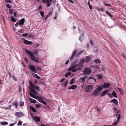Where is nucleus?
I'll return each instance as SVG.
<instances>
[{
	"label": "nucleus",
	"mask_w": 126,
	"mask_h": 126,
	"mask_svg": "<svg viewBox=\"0 0 126 126\" xmlns=\"http://www.w3.org/2000/svg\"><path fill=\"white\" fill-rule=\"evenodd\" d=\"M84 62L85 60L84 59H82L80 61V63L79 64V65H80V63L83 64L84 63Z\"/></svg>",
	"instance_id": "obj_37"
},
{
	"label": "nucleus",
	"mask_w": 126,
	"mask_h": 126,
	"mask_svg": "<svg viewBox=\"0 0 126 126\" xmlns=\"http://www.w3.org/2000/svg\"><path fill=\"white\" fill-rule=\"evenodd\" d=\"M18 125H22V123L21 121H19L18 123Z\"/></svg>",
	"instance_id": "obj_57"
},
{
	"label": "nucleus",
	"mask_w": 126,
	"mask_h": 126,
	"mask_svg": "<svg viewBox=\"0 0 126 126\" xmlns=\"http://www.w3.org/2000/svg\"><path fill=\"white\" fill-rule=\"evenodd\" d=\"M24 43L26 45H31L32 44V42L28 41L27 40H24Z\"/></svg>",
	"instance_id": "obj_11"
},
{
	"label": "nucleus",
	"mask_w": 126,
	"mask_h": 126,
	"mask_svg": "<svg viewBox=\"0 0 126 126\" xmlns=\"http://www.w3.org/2000/svg\"><path fill=\"white\" fill-rule=\"evenodd\" d=\"M108 92V91L107 90H106L103 91L102 92L101 94V96H103L106 95Z\"/></svg>",
	"instance_id": "obj_10"
},
{
	"label": "nucleus",
	"mask_w": 126,
	"mask_h": 126,
	"mask_svg": "<svg viewBox=\"0 0 126 126\" xmlns=\"http://www.w3.org/2000/svg\"><path fill=\"white\" fill-rule=\"evenodd\" d=\"M37 69L38 70H41V68L39 66H38L37 67Z\"/></svg>",
	"instance_id": "obj_58"
},
{
	"label": "nucleus",
	"mask_w": 126,
	"mask_h": 126,
	"mask_svg": "<svg viewBox=\"0 0 126 126\" xmlns=\"http://www.w3.org/2000/svg\"><path fill=\"white\" fill-rule=\"evenodd\" d=\"M76 50L74 51V52L73 53L72 56H74L76 53Z\"/></svg>",
	"instance_id": "obj_55"
},
{
	"label": "nucleus",
	"mask_w": 126,
	"mask_h": 126,
	"mask_svg": "<svg viewBox=\"0 0 126 126\" xmlns=\"http://www.w3.org/2000/svg\"><path fill=\"white\" fill-rule=\"evenodd\" d=\"M24 102H20L19 103V106H22L24 105Z\"/></svg>",
	"instance_id": "obj_39"
},
{
	"label": "nucleus",
	"mask_w": 126,
	"mask_h": 126,
	"mask_svg": "<svg viewBox=\"0 0 126 126\" xmlns=\"http://www.w3.org/2000/svg\"><path fill=\"white\" fill-rule=\"evenodd\" d=\"M41 16L42 18H43L44 17V13L42 11H41L40 12Z\"/></svg>",
	"instance_id": "obj_36"
},
{
	"label": "nucleus",
	"mask_w": 126,
	"mask_h": 126,
	"mask_svg": "<svg viewBox=\"0 0 126 126\" xmlns=\"http://www.w3.org/2000/svg\"><path fill=\"white\" fill-rule=\"evenodd\" d=\"M118 89L121 94L122 93V91L120 89L118 88Z\"/></svg>",
	"instance_id": "obj_46"
},
{
	"label": "nucleus",
	"mask_w": 126,
	"mask_h": 126,
	"mask_svg": "<svg viewBox=\"0 0 126 126\" xmlns=\"http://www.w3.org/2000/svg\"><path fill=\"white\" fill-rule=\"evenodd\" d=\"M41 103H43V104L44 105L46 104V103L45 102V101H42V102H41Z\"/></svg>",
	"instance_id": "obj_61"
},
{
	"label": "nucleus",
	"mask_w": 126,
	"mask_h": 126,
	"mask_svg": "<svg viewBox=\"0 0 126 126\" xmlns=\"http://www.w3.org/2000/svg\"><path fill=\"white\" fill-rule=\"evenodd\" d=\"M28 68L33 72H35L36 70V68L35 67L32 65H30L29 66Z\"/></svg>",
	"instance_id": "obj_7"
},
{
	"label": "nucleus",
	"mask_w": 126,
	"mask_h": 126,
	"mask_svg": "<svg viewBox=\"0 0 126 126\" xmlns=\"http://www.w3.org/2000/svg\"><path fill=\"white\" fill-rule=\"evenodd\" d=\"M93 89V87L92 85H90L87 86L85 89V91L86 92H88Z\"/></svg>",
	"instance_id": "obj_3"
},
{
	"label": "nucleus",
	"mask_w": 126,
	"mask_h": 126,
	"mask_svg": "<svg viewBox=\"0 0 126 126\" xmlns=\"http://www.w3.org/2000/svg\"><path fill=\"white\" fill-rule=\"evenodd\" d=\"M83 52V51H80L79 52H78V53L77 54V55H79L80 54H81Z\"/></svg>",
	"instance_id": "obj_52"
},
{
	"label": "nucleus",
	"mask_w": 126,
	"mask_h": 126,
	"mask_svg": "<svg viewBox=\"0 0 126 126\" xmlns=\"http://www.w3.org/2000/svg\"><path fill=\"white\" fill-rule=\"evenodd\" d=\"M75 78H74L70 80V81L69 83L70 84H72L74 83V82L75 81Z\"/></svg>",
	"instance_id": "obj_18"
},
{
	"label": "nucleus",
	"mask_w": 126,
	"mask_h": 126,
	"mask_svg": "<svg viewBox=\"0 0 126 126\" xmlns=\"http://www.w3.org/2000/svg\"><path fill=\"white\" fill-rule=\"evenodd\" d=\"M25 22V19L24 18L20 19V22L19 23V25H23Z\"/></svg>",
	"instance_id": "obj_13"
},
{
	"label": "nucleus",
	"mask_w": 126,
	"mask_h": 126,
	"mask_svg": "<svg viewBox=\"0 0 126 126\" xmlns=\"http://www.w3.org/2000/svg\"><path fill=\"white\" fill-rule=\"evenodd\" d=\"M26 52L30 56V58L32 57L33 55V54L32 53V51H30L29 50H28L26 49H25Z\"/></svg>",
	"instance_id": "obj_8"
},
{
	"label": "nucleus",
	"mask_w": 126,
	"mask_h": 126,
	"mask_svg": "<svg viewBox=\"0 0 126 126\" xmlns=\"http://www.w3.org/2000/svg\"><path fill=\"white\" fill-rule=\"evenodd\" d=\"M100 10L102 11H103L105 10V9L102 8H101L100 9Z\"/></svg>",
	"instance_id": "obj_60"
},
{
	"label": "nucleus",
	"mask_w": 126,
	"mask_h": 126,
	"mask_svg": "<svg viewBox=\"0 0 126 126\" xmlns=\"http://www.w3.org/2000/svg\"><path fill=\"white\" fill-rule=\"evenodd\" d=\"M36 106L37 108H38L41 107V106L40 105H38L37 104H36Z\"/></svg>",
	"instance_id": "obj_56"
},
{
	"label": "nucleus",
	"mask_w": 126,
	"mask_h": 126,
	"mask_svg": "<svg viewBox=\"0 0 126 126\" xmlns=\"http://www.w3.org/2000/svg\"><path fill=\"white\" fill-rule=\"evenodd\" d=\"M33 119L35 121L39 122L40 121V118L39 117L36 116H34L33 118Z\"/></svg>",
	"instance_id": "obj_12"
},
{
	"label": "nucleus",
	"mask_w": 126,
	"mask_h": 126,
	"mask_svg": "<svg viewBox=\"0 0 126 126\" xmlns=\"http://www.w3.org/2000/svg\"><path fill=\"white\" fill-rule=\"evenodd\" d=\"M104 4L106 6H111L109 4H108L104 3Z\"/></svg>",
	"instance_id": "obj_50"
},
{
	"label": "nucleus",
	"mask_w": 126,
	"mask_h": 126,
	"mask_svg": "<svg viewBox=\"0 0 126 126\" xmlns=\"http://www.w3.org/2000/svg\"><path fill=\"white\" fill-rule=\"evenodd\" d=\"M84 39V35L83 34H82L80 36L79 39V40L81 42H82V40H83Z\"/></svg>",
	"instance_id": "obj_26"
},
{
	"label": "nucleus",
	"mask_w": 126,
	"mask_h": 126,
	"mask_svg": "<svg viewBox=\"0 0 126 126\" xmlns=\"http://www.w3.org/2000/svg\"><path fill=\"white\" fill-rule=\"evenodd\" d=\"M30 95V96L33 97V98H35V99H37V98L36 97V96H35L34 94H33L32 93H29Z\"/></svg>",
	"instance_id": "obj_19"
},
{
	"label": "nucleus",
	"mask_w": 126,
	"mask_h": 126,
	"mask_svg": "<svg viewBox=\"0 0 126 126\" xmlns=\"http://www.w3.org/2000/svg\"><path fill=\"white\" fill-rule=\"evenodd\" d=\"M43 2L45 3H47V7L50 6V4L52 2V0H42Z\"/></svg>",
	"instance_id": "obj_4"
},
{
	"label": "nucleus",
	"mask_w": 126,
	"mask_h": 126,
	"mask_svg": "<svg viewBox=\"0 0 126 126\" xmlns=\"http://www.w3.org/2000/svg\"><path fill=\"white\" fill-rule=\"evenodd\" d=\"M68 81L67 80H66L64 83V87H66L67 86V84L68 83Z\"/></svg>",
	"instance_id": "obj_43"
},
{
	"label": "nucleus",
	"mask_w": 126,
	"mask_h": 126,
	"mask_svg": "<svg viewBox=\"0 0 126 126\" xmlns=\"http://www.w3.org/2000/svg\"><path fill=\"white\" fill-rule=\"evenodd\" d=\"M83 72H84L82 74V75H88L91 73L92 71L91 69L86 67L84 70Z\"/></svg>",
	"instance_id": "obj_2"
},
{
	"label": "nucleus",
	"mask_w": 126,
	"mask_h": 126,
	"mask_svg": "<svg viewBox=\"0 0 126 126\" xmlns=\"http://www.w3.org/2000/svg\"><path fill=\"white\" fill-rule=\"evenodd\" d=\"M85 79L83 77L80 78L79 79V81L80 83H83L84 82Z\"/></svg>",
	"instance_id": "obj_17"
},
{
	"label": "nucleus",
	"mask_w": 126,
	"mask_h": 126,
	"mask_svg": "<svg viewBox=\"0 0 126 126\" xmlns=\"http://www.w3.org/2000/svg\"><path fill=\"white\" fill-rule=\"evenodd\" d=\"M52 14V13L51 12H50L47 15L48 16H51Z\"/></svg>",
	"instance_id": "obj_54"
},
{
	"label": "nucleus",
	"mask_w": 126,
	"mask_h": 126,
	"mask_svg": "<svg viewBox=\"0 0 126 126\" xmlns=\"http://www.w3.org/2000/svg\"><path fill=\"white\" fill-rule=\"evenodd\" d=\"M8 123L6 122H1V124L2 125H7Z\"/></svg>",
	"instance_id": "obj_34"
},
{
	"label": "nucleus",
	"mask_w": 126,
	"mask_h": 126,
	"mask_svg": "<svg viewBox=\"0 0 126 126\" xmlns=\"http://www.w3.org/2000/svg\"><path fill=\"white\" fill-rule=\"evenodd\" d=\"M7 5L8 8H11V6L9 4H7Z\"/></svg>",
	"instance_id": "obj_49"
},
{
	"label": "nucleus",
	"mask_w": 126,
	"mask_h": 126,
	"mask_svg": "<svg viewBox=\"0 0 126 126\" xmlns=\"http://www.w3.org/2000/svg\"><path fill=\"white\" fill-rule=\"evenodd\" d=\"M30 91L31 92H32V93H33L34 94H37V92L34 89H32L31 88H30Z\"/></svg>",
	"instance_id": "obj_27"
},
{
	"label": "nucleus",
	"mask_w": 126,
	"mask_h": 126,
	"mask_svg": "<svg viewBox=\"0 0 126 126\" xmlns=\"http://www.w3.org/2000/svg\"><path fill=\"white\" fill-rule=\"evenodd\" d=\"M24 58V59H25V61L27 63H28V60L26 58V57H25Z\"/></svg>",
	"instance_id": "obj_59"
},
{
	"label": "nucleus",
	"mask_w": 126,
	"mask_h": 126,
	"mask_svg": "<svg viewBox=\"0 0 126 126\" xmlns=\"http://www.w3.org/2000/svg\"><path fill=\"white\" fill-rule=\"evenodd\" d=\"M97 76L99 79H102V76L101 75H97Z\"/></svg>",
	"instance_id": "obj_33"
},
{
	"label": "nucleus",
	"mask_w": 126,
	"mask_h": 126,
	"mask_svg": "<svg viewBox=\"0 0 126 126\" xmlns=\"http://www.w3.org/2000/svg\"><path fill=\"white\" fill-rule=\"evenodd\" d=\"M83 68V65H81L79 66L78 67L77 69L78 70H80L82 69Z\"/></svg>",
	"instance_id": "obj_25"
},
{
	"label": "nucleus",
	"mask_w": 126,
	"mask_h": 126,
	"mask_svg": "<svg viewBox=\"0 0 126 126\" xmlns=\"http://www.w3.org/2000/svg\"><path fill=\"white\" fill-rule=\"evenodd\" d=\"M77 87V86L75 85H74L71 86L70 87L68 88L69 89H72V90H74L76 89Z\"/></svg>",
	"instance_id": "obj_14"
},
{
	"label": "nucleus",
	"mask_w": 126,
	"mask_h": 126,
	"mask_svg": "<svg viewBox=\"0 0 126 126\" xmlns=\"http://www.w3.org/2000/svg\"><path fill=\"white\" fill-rule=\"evenodd\" d=\"M85 59L86 62H88L90 60V57L89 56H86L85 58Z\"/></svg>",
	"instance_id": "obj_15"
},
{
	"label": "nucleus",
	"mask_w": 126,
	"mask_h": 126,
	"mask_svg": "<svg viewBox=\"0 0 126 126\" xmlns=\"http://www.w3.org/2000/svg\"><path fill=\"white\" fill-rule=\"evenodd\" d=\"M65 80V79L64 78L63 79H62L61 80H60V82H61L63 81H64Z\"/></svg>",
	"instance_id": "obj_62"
},
{
	"label": "nucleus",
	"mask_w": 126,
	"mask_h": 126,
	"mask_svg": "<svg viewBox=\"0 0 126 126\" xmlns=\"http://www.w3.org/2000/svg\"><path fill=\"white\" fill-rule=\"evenodd\" d=\"M105 67L104 66H103L102 67V68L101 69V70L102 71H105Z\"/></svg>",
	"instance_id": "obj_45"
},
{
	"label": "nucleus",
	"mask_w": 126,
	"mask_h": 126,
	"mask_svg": "<svg viewBox=\"0 0 126 126\" xmlns=\"http://www.w3.org/2000/svg\"><path fill=\"white\" fill-rule=\"evenodd\" d=\"M110 84L109 83L104 82L102 88L103 89L106 88H108L110 86Z\"/></svg>",
	"instance_id": "obj_5"
},
{
	"label": "nucleus",
	"mask_w": 126,
	"mask_h": 126,
	"mask_svg": "<svg viewBox=\"0 0 126 126\" xmlns=\"http://www.w3.org/2000/svg\"><path fill=\"white\" fill-rule=\"evenodd\" d=\"M9 13L11 14H12L13 11L11 9H9Z\"/></svg>",
	"instance_id": "obj_53"
},
{
	"label": "nucleus",
	"mask_w": 126,
	"mask_h": 126,
	"mask_svg": "<svg viewBox=\"0 0 126 126\" xmlns=\"http://www.w3.org/2000/svg\"><path fill=\"white\" fill-rule=\"evenodd\" d=\"M69 62V60H68L65 63V64L66 65Z\"/></svg>",
	"instance_id": "obj_64"
},
{
	"label": "nucleus",
	"mask_w": 126,
	"mask_h": 126,
	"mask_svg": "<svg viewBox=\"0 0 126 126\" xmlns=\"http://www.w3.org/2000/svg\"><path fill=\"white\" fill-rule=\"evenodd\" d=\"M102 90V88L101 86L97 87L96 90H94L93 93V95L95 96H97Z\"/></svg>",
	"instance_id": "obj_1"
},
{
	"label": "nucleus",
	"mask_w": 126,
	"mask_h": 126,
	"mask_svg": "<svg viewBox=\"0 0 126 126\" xmlns=\"http://www.w3.org/2000/svg\"><path fill=\"white\" fill-rule=\"evenodd\" d=\"M5 2L6 3L9 2L10 3H12L11 1V0H5Z\"/></svg>",
	"instance_id": "obj_44"
},
{
	"label": "nucleus",
	"mask_w": 126,
	"mask_h": 126,
	"mask_svg": "<svg viewBox=\"0 0 126 126\" xmlns=\"http://www.w3.org/2000/svg\"><path fill=\"white\" fill-rule=\"evenodd\" d=\"M79 64H76L72 66V69L73 68H74L76 67H77L78 65H79Z\"/></svg>",
	"instance_id": "obj_40"
},
{
	"label": "nucleus",
	"mask_w": 126,
	"mask_h": 126,
	"mask_svg": "<svg viewBox=\"0 0 126 126\" xmlns=\"http://www.w3.org/2000/svg\"><path fill=\"white\" fill-rule=\"evenodd\" d=\"M30 108L34 112H35L36 111V110L33 107L30 106Z\"/></svg>",
	"instance_id": "obj_20"
},
{
	"label": "nucleus",
	"mask_w": 126,
	"mask_h": 126,
	"mask_svg": "<svg viewBox=\"0 0 126 126\" xmlns=\"http://www.w3.org/2000/svg\"><path fill=\"white\" fill-rule=\"evenodd\" d=\"M93 79L94 80V81L95 82L96 81V79H94L92 77H90L88 79L87 81H91V79Z\"/></svg>",
	"instance_id": "obj_28"
},
{
	"label": "nucleus",
	"mask_w": 126,
	"mask_h": 126,
	"mask_svg": "<svg viewBox=\"0 0 126 126\" xmlns=\"http://www.w3.org/2000/svg\"><path fill=\"white\" fill-rule=\"evenodd\" d=\"M15 115L17 117H21L24 115L21 112H16L15 114Z\"/></svg>",
	"instance_id": "obj_6"
},
{
	"label": "nucleus",
	"mask_w": 126,
	"mask_h": 126,
	"mask_svg": "<svg viewBox=\"0 0 126 126\" xmlns=\"http://www.w3.org/2000/svg\"><path fill=\"white\" fill-rule=\"evenodd\" d=\"M110 101L111 102L114 103L116 105H118V101L116 99H112Z\"/></svg>",
	"instance_id": "obj_16"
},
{
	"label": "nucleus",
	"mask_w": 126,
	"mask_h": 126,
	"mask_svg": "<svg viewBox=\"0 0 126 126\" xmlns=\"http://www.w3.org/2000/svg\"><path fill=\"white\" fill-rule=\"evenodd\" d=\"M106 13L107 14L111 17H113V16L112 15L110 14L107 11H106Z\"/></svg>",
	"instance_id": "obj_32"
},
{
	"label": "nucleus",
	"mask_w": 126,
	"mask_h": 126,
	"mask_svg": "<svg viewBox=\"0 0 126 126\" xmlns=\"http://www.w3.org/2000/svg\"><path fill=\"white\" fill-rule=\"evenodd\" d=\"M17 103H18L16 101L15 102L13 103V105L16 107V109L17 108V106H18Z\"/></svg>",
	"instance_id": "obj_30"
},
{
	"label": "nucleus",
	"mask_w": 126,
	"mask_h": 126,
	"mask_svg": "<svg viewBox=\"0 0 126 126\" xmlns=\"http://www.w3.org/2000/svg\"><path fill=\"white\" fill-rule=\"evenodd\" d=\"M31 87L30 88H32L33 89H34L35 88V86L33 84L31 85Z\"/></svg>",
	"instance_id": "obj_42"
},
{
	"label": "nucleus",
	"mask_w": 126,
	"mask_h": 126,
	"mask_svg": "<svg viewBox=\"0 0 126 126\" xmlns=\"http://www.w3.org/2000/svg\"><path fill=\"white\" fill-rule=\"evenodd\" d=\"M71 74V73L70 72H68L66 73L65 75V77H67L69 76Z\"/></svg>",
	"instance_id": "obj_35"
},
{
	"label": "nucleus",
	"mask_w": 126,
	"mask_h": 126,
	"mask_svg": "<svg viewBox=\"0 0 126 126\" xmlns=\"http://www.w3.org/2000/svg\"><path fill=\"white\" fill-rule=\"evenodd\" d=\"M11 20L13 22H16V20L15 18L13 16H11Z\"/></svg>",
	"instance_id": "obj_24"
},
{
	"label": "nucleus",
	"mask_w": 126,
	"mask_h": 126,
	"mask_svg": "<svg viewBox=\"0 0 126 126\" xmlns=\"http://www.w3.org/2000/svg\"><path fill=\"white\" fill-rule=\"evenodd\" d=\"M108 95L109 96V97L110 98H112V96L110 94L108 93Z\"/></svg>",
	"instance_id": "obj_51"
},
{
	"label": "nucleus",
	"mask_w": 126,
	"mask_h": 126,
	"mask_svg": "<svg viewBox=\"0 0 126 126\" xmlns=\"http://www.w3.org/2000/svg\"><path fill=\"white\" fill-rule=\"evenodd\" d=\"M37 98H38V101L41 103V102H42V101L43 100V98L42 97H39L38 96L37 97Z\"/></svg>",
	"instance_id": "obj_29"
},
{
	"label": "nucleus",
	"mask_w": 126,
	"mask_h": 126,
	"mask_svg": "<svg viewBox=\"0 0 126 126\" xmlns=\"http://www.w3.org/2000/svg\"><path fill=\"white\" fill-rule=\"evenodd\" d=\"M32 74L33 75L34 77L38 79H39L40 78L39 76H38L37 75L34 74V73H32Z\"/></svg>",
	"instance_id": "obj_23"
},
{
	"label": "nucleus",
	"mask_w": 126,
	"mask_h": 126,
	"mask_svg": "<svg viewBox=\"0 0 126 126\" xmlns=\"http://www.w3.org/2000/svg\"><path fill=\"white\" fill-rule=\"evenodd\" d=\"M112 94L115 97H117L115 92L114 91H113Z\"/></svg>",
	"instance_id": "obj_31"
},
{
	"label": "nucleus",
	"mask_w": 126,
	"mask_h": 126,
	"mask_svg": "<svg viewBox=\"0 0 126 126\" xmlns=\"http://www.w3.org/2000/svg\"><path fill=\"white\" fill-rule=\"evenodd\" d=\"M35 89L38 91H40V88L38 86H35Z\"/></svg>",
	"instance_id": "obj_38"
},
{
	"label": "nucleus",
	"mask_w": 126,
	"mask_h": 126,
	"mask_svg": "<svg viewBox=\"0 0 126 126\" xmlns=\"http://www.w3.org/2000/svg\"><path fill=\"white\" fill-rule=\"evenodd\" d=\"M94 62L95 63H101V62L100 60H99L98 59H96L94 61Z\"/></svg>",
	"instance_id": "obj_21"
},
{
	"label": "nucleus",
	"mask_w": 126,
	"mask_h": 126,
	"mask_svg": "<svg viewBox=\"0 0 126 126\" xmlns=\"http://www.w3.org/2000/svg\"><path fill=\"white\" fill-rule=\"evenodd\" d=\"M77 70V69H76L74 68L72 69V70L71 71L72 72H75Z\"/></svg>",
	"instance_id": "obj_47"
},
{
	"label": "nucleus",
	"mask_w": 126,
	"mask_h": 126,
	"mask_svg": "<svg viewBox=\"0 0 126 126\" xmlns=\"http://www.w3.org/2000/svg\"><path fill=\"white\" fill-rule=\"evenodd\" d=\"M31 60L33 61H34L37 63H40V61L39 60H38L36 59L34 55H33L32 57L31 58Z\"/></svg>",
	"instance_id": "obj_9"
},
{
	"label": "nucleus",
	"mask_w": 126,
	"mask_h": 126,
	"mask_svg": "<svg viewBox=\"0 0 126 126\" xmlns=\"http://www.w3.org/2000/svg\"><path fill=\"white\" fill-rule=\"evenodd\" d=\"M89 8L91 10L92 9V6L91 5H89Z\"/></svg>",
	"instance_id": "obj_63"
},
{
	"label": "nucleus",
	"mask_w": 126,
	"mask_h": 126,
	"mask_svg": "<svg viewBox=\"0 0 126 126\" xmlns=\"http://www.w3.org/2000/svg\"><path fill=\"white\" fill-rule=\"evenodd\" d=\"M120 117H121L120 115V114H118V117H117V121H118V122L119 121Z\"/></svg>",
	"instance_id": "obj_41"
},
{
	"label": "nucleus",
	"mask_w": 126,
	"mask_h": 126,
	"mask_svg": "<svg viewBox=\"0 0 126 126\" xmlns=\"http://www.w3.org/2000/svg\"><path fill=\"white\" fill-rule=\"evenodd\" d=\"M22 35L23 36H25V37L27 36L28 35V34H27V33H23L22 34Z\"/></svg>",
	"instance_id": "obj_48"
},
{
	"label": "nucleus",
	"mask_w": 126,
	"mask_h": 126,
	"mask_svg": "<svg viewBox=\"0 0 126 126\" xmlns=\"http://www.w3.org/2000/svg\"><path fill=\"white\" fill-rule=\"evenodd\" d=\"M29 100L32 103H36V100L32 99V98H29Z\"/></svg>",
	"instance_id": "obj_22"
}]
</instances>
